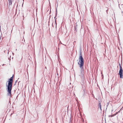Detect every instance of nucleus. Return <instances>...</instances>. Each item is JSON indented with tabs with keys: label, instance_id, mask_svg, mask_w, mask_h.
<instances>
[{
	"label": "nucleus",
	"instance_id": "20e7f679",
	"mask_svg": "<svg viewBox=\"0 0 123 123\" xmlns=\"http://www.w3.org/2000/svg\"><path fill=\"white\" fill-rule=\"evenodd\" d=\"M9 1V6L10 7V6H11L12 4V2L13 1V0H8Z\"/></svg>",
	"mask_w": 123,
	"mask_h": 123
},
{
	"label": "nucleus",
	"instance_id": "1a4fd4ad",
	"mask_svg": "<svg viewBox=\"0 0 123 123\" xmlns=\"http://www.w3.org/2000/svg\"><path fill=\"white\" fill-rule=\"evenodd\" d=\"M60 43H61V44H62V43L61 42H60Z\"/></svg>",
	"mask_w": 123,
	"mask_h": 123
},
{
	"label": "nucleus",
	"instance_id": "9d476101",
	"mask_svg": "<svg viewBox=\"0 0 123 123\" xmlns=\"http://www.w3.org/2000/svg\"><path fill=\"white\" fill-rule=\"evenodd\" d=\"M17 80H16V81L15 82H16H16H17Z\"/></svg>",
	"mask_w": 123,
	"mask_h": 123
},
{
	"label": "nucleus",
	"instance_id": "f03ea898",
	"mask_svg": "<svg viewBox=\"0 0 123 123\" xmlns=\"http://www.w3.org/2000/svg\"><path fill=\"white\" fill-rule=\"evenodd\" d=\"M79 59V61L78 62V64L80 65V67L81 68V70H82L83 68L84 60L82 56L81 52H80V56Z\"/></svg>",
	"mask_w": 123,
	"mask_h": 123
},
{
	"label": "nucleus",
	"instance_id": "39448f33",
	"mask_svg": "<svg viewBox=\"0 0 123 123\" xmlns=\"http://www.w3.org/2000/svg\"><path fill=\"white\" fill-rule=\"evenodd\" d=\"M98 106H99V107L100 110L101 111L102 110V109H101V103H99Z\"/></svg>",
	"mask_w": 123,
	"mask_h": 123
},
{
	"label": "nucleus",
	"instance_id": "6e6552de",
	"mask_svg": "<svg viewBox=\"0 0 123 123\" xmlns=\"http://www.w3.org/2000/svg\"><path fill=\"white\" fill-rule=\"evenodd\" d=\"M114 115H111V117H112L113 116H114Z\"/></svg>",
	"mask_w": 123,
	"mask_h": 123
},
{
	"label": "nucleus",
	"instance_id": "0eeeda50",
	"mask_svg": "<svg viewBox=\"0 0 123 123\" xmlns=\"http://www.w3.org/2000/svg\"><path fill=\"white\" fill-rule=\"evenodd\" d=\"M83 75V74H82V73L81 74V76H82Z\"/></svg>",
	"mask_w": 123,
	"mask_h": 123
},
{
	"label": "nucleus",
	"instance_id": "9b49d317",
	"mask_svg": "<svg viewBox=\"0 0 123 123\" xmlns=\"http://www.w3.org/2000/svg\"><path fill=\"white\" fill-rule=\"evenodd\" d=\"M107 104H108V105L109 104L108 103H107Z\"/></svg>",
	"mask_w": 123,
	"mask_h": 123
},
{
	"label": "nucleus",
	"instance_id": "7ed1b4c3",
	"mask_svg": "<svg viewBox=\"0 0 123 123\" xmlns=\"http://www.w3.org/2000/svg\"><path fill=\"white\" fill-rule=\"evenodd\" d=\"M119 66H120V70L119 71V74L120 76V77L121 78H123V70L122 69V67L121 66L120 64V63L119 64Z\"/></svg>",
	"mask_w": 123,
	"mask_h": 123
},
{
	"label": "nucleus",
	"instance_id": "f257e3e1",
	"mask_svg": "<svg viewBox=\"0 0 123 123\" xmlns=\"http://www.w3.org/2000/svg\"><path fill=\"white\" fill-rule=\"evenodd\" d=\"M13 76L11 77L8 80V84L7 85L6 83V86L7 87V92H8L7 95L8 96H11L12 95L11 90L13 83Z\"/></svg>",
	"mask_w": 123,
	"mask_h": 123
},
{
	"label": "nucleus",
	"instance_id": "423d86ee",
	"mask_svg": "<svg viewBox=\"0 0 123 123\" xmlns=\"http://www.w3.org/2000/svg\"><path fill=\"white\" fill-rule=\"evenodd\" d=\"M55 21V23L56 25L57 24H56V20Z\"/></svg>",
	"mask_w": 123,
	"mask_h": 123
}]
</instances>
